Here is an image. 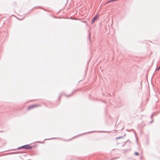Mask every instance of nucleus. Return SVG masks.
<instances>
[{
	"mask_svg": "<svg viewBox=\"0 0 160 160\" xmlns=\"http://www.w3.org/2000/svg\"><path fill=\"white\" fill-rule=\"evenodd\" d=\"M112 2V0H110V1H108V3H109V2Z\"/></svg>",
	"mask_w": 160,
	"mask_h": 160,
	"instance_id": "nucleus-5",
	"label": "nucleus"
},
{
	"mask_svg": "<svg viewBox=\"0 0 160 160\" xmlns=\"http://www.w3.org/2000/svg\"><path fill=\"white\" fill-rule=\"evenodd\" d=\"M160 69V66L159 67V68L158 69V70H159Z\"/></svg>",
	"mask_w": 160,
	"mask_h": 160,
	"instance_id": "nucleus-6",
	"label": "nucleus"
},
{
	"mask_svg": "<svg viewBox=\"0 0 160 160\" xmlns=\"http://www.w3.org/2000/svg\"><path fill=\"white\" fill-rule=\"evenodd\" d=\"M99 17V16L98 15H96L93 19L92 21V24Z\"/></svg>",
	"mask_w": 160,
	"mask_h": 160,
	"instance_id": "nucleus-3",
	"label": "nucleus"
},
{
	"mask_svg": "<svg viewBox=\"0 0 160 160\" xmlns=\"http://www.w3.org/2000/svg\"><path fill=\"white\" fill-rule=\"evenodd\" d=\"M20 148V149L24 148L25 149H29L31 148L32 147L29 145H27L21 147Z\"/></svg>",
	"mask_w": 160,
	"mask_h": 160,
	"instance_id": "nucleus-1",
	"label": "nucleus"
},
{
	"mask_svg": "<svg viewBox=\"0 0 160 160\" xmlns=\"http://www.w3.org/2000/svg\"><path fill=\"white\" fill-rule=\"evenodd\" d=\"M60 98H59V100L60 99Z\"/></svg>",
	"mask_w": 160,
	"mask_h": 160,
	"instance_id": "nucleus-7",
	"label": "nucleus"
},
{
	"mask_svg": "<svg viewBox=\"0 0 160 160\" xmlns=\"http://www.w3.org/2000/svg\"><path fill=\"white\" fill-rule=\"evenodd\" d=\"M135 154L137 155H139L138 153V152H135Z\"/></svg>",
	"mask_w": 160,
	"mask_h": 160,
	"instance_id": "nucleus-4",
	"label": "nucleus"
},
{
	"mask_svg": "<svg viewBox=\"0 0 160 160\" xmlns=\"http://www.w3.org/2000/svg\"><path fill=\"white\" fill-rule=\"evenodd\" d=\"M38 105H33L28 106L27 108L28 110H30L32 109L33 108L39 106Z\"/></svg>",
	"mask_w": 160,
	"mask_h": 160,
	"instance_id": "nucleus-2",
	"label": "nucleus"
}]
</instances>
